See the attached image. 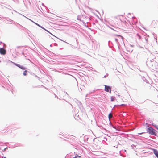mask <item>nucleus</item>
I'll list each match as a JSON object with an SVG mask.
<instances>
[{"label":"nucleus","instance_id":"nucleus-14","mask_svg":"<svg viewBox=\"0 0 158 158\" xmlns=\"http://www.w3.org/2000/svg\"><path fill=\"white\" fill-rule=\"evenodd\" d=\"M119 144V143L118 142V143H117V146Z\"/></svg>","mask_w":158,"mask_h":158},{"label":"nucleus","instance_id":"nucleus-2","mask_svg":"<svg viewBox=\"0 0 158 158\" xmlns=\"http://www.w3.org/2000/svg\"><path fill=\"white\" fill-rule=\"evenodd\" d=\"M105 90L107 92H111V87L105 85Z\"/></svg>","mask_w":158,"mask_h":158},{"label":"nucleus","instance_id":"nucleus-12","mask_svg":"<svg viewBox=\"0 0 158 158\" xmlns=\"http://www.w3.org/2000/svg\"><path fill=\"white\" fill-rule=\"evenodd\" d=\"M77 156V157H79V158L81 157V156H78V155H77V156Z\"/></svg>","mask_w":158,"mask_h":158},{"label":"nucleus","instance_id":"nucleus-11","mask_svg":"<svg viewBox=\"0 0 158 158\" xmlns=\"http://www.w3.org/2000/svg\"><path fill=\"white\" fill-rule=\"evenodd\" d=\"M155 127H156V128L158 130V125H155Z\"/></svg>","mask_w":158,"mask_h":158},{"label":"nucleus","instance_id":"nucleus-15","mask_svg":"<svg viewBox=\"0 0 158 158\" xmlns=\"http://www.w3.org/2000/svg\"><path fill=\"white\" fill-rule=\"evenodd\" d=\"M77 158V156H75V157H74L73 158Z\"/></svg>","mask_w":158,"mask_h":158},{"label":"nucleus","instance_id":"nucleus-6","mask_svg":"<svg viewBox=\"0 0 158 158\" xmlns=\"http://www.w3.org/2000/svg\"><path fill=\"white\" fill-rule=\"evenodd\" d=\"M100 149V147H99L97 149V150L95 148H93V150H92V151L94 152H98V151H97L98 150H99V149Z\"/></svg>","mask_w":158,"mask_h":158},{"label":"nucleus","instance_id":"nucleus-1","mask_svg":"<svg viewBox=\"0 0 158 158\" xmlns=\"http://www.w3.org/2000/svg\"><path fill=\"white\" fill-rule=\"evenodd\" d=\"M148 131L150 134L156 135V133L155 132V130L152 128L149 127L148 128Z\"/></svg>","mask_w":158,"mask_h":158},{"label":"nucleus","instance_id":"nucleus-9","mask_svg":"<svg viewBox=\"0 0 158 158\" xmlns=\"http://www.w3.org/2000/svg\"><path fill=\"white\" fill-rule=\"evenodd\" d=\"M27 70H25L23 73V74L24 76H26L27 75Z\"/></svg>","mask_w":158,"mask_h":158},{"label":"nucleus","instance_id":"nucleus-13","mask_svg":"<svg viewBox=\"0 0 158 158\" xmlns=\"http://www.w3.org/2000/svg\"><path fill=\"white\" fill-rule=\"evenodd\" d=\"M115 40L116 41H118V40L117 39H115Z\"/></svg>","mask_w":158,"mask_h":158},{"label":"nucleus","instance_id":"nucleus-7","mask_svg":"<svg viewBox=\"0 0 158 158\" xmlns=\"http://www.w3.org/2000/svg\"><path fill=\"white\" fill-rule=\"evenodd\" d=\"M112 114L111 113H110L109 114V115H108V118H109V119H111V118H112Z\"/></svg>","mask_w":158,"mask_h":158},{"label":"nucleus","instance_id":"nucleus-5","mask_svg":"<svg viewBox=\"0 0 158 158\" xmlns=\"http://www.w3.org/2000/svg\"><path fill=\"white\" fill-rule=\"evenodd\" d=\"M152 150L153 152L156 155V157L158 158V151L157 150L154 149H152Z\"/></svg>","mask_w":158,"mask_h":158},{"label":"nucleus","instance_id":"nucleus-4","mask_svg":"<svg viewBox=\"0 0 158 158\" xmlns=\"http://www.w3.org/2000/svg\"><path fill=\"white\" fill-rule=\"evenodd\" d=\"M13 63H14L15 65L18 66L19 68H20V69H22L23 70H25L26 69V68L25 67H23V66H21L18 64H16L15 63L13 62Z\"/></svg>","mask_w":158,"mask_h":158},{"label":"nucleus","instance_id":"nucleus-3","mask_svg":"<svg viewBox=\"0 0 158 158\" xmlns=\"http://www.w3.org/2000/svg\"><path fill=\"white\" fill-rule=\"evenodd\" d=\"M0 53L2 55H5L6 54V51L3 48H0Z\"/></svg>","mask_w":158,"mask_h":158},{"label":"nucleus","instance_id":"nucleus-16","mask_svg":"<svg viewBox=\"0 0 158 158\" xmlns=\"http://www.w3.org/2000/svg\"><path fill=\"white\" fill-rule=\"evenodd\" d=\"M124 105V104H122V105H121V106H123V105Z\"/></svg>","mask_w":158,"mask_h":158},{"label":"nucleus","instance_id":"nucleus-10","mask_svg":"<svg viewBox=\"0 0 158 158\" xmlns=\"http://www.w3.org/2000/svg\"><path fill=\"white\" fill-rule=\"evenodd\" d=\"M35 23V24H36V25H37V26H38L39 27H41L42 28V27L40 26L39 24H37V23Z\"/></svg>","mask_w":158,"mask_h":158},{"label":"nucleus","instance_id":"nucleus-8","mask_svg":"<svg viewBox=\"0 0 158 158\" xmlns=\"http://www.w3.org/2000/svg\"><path fill=\"white\" fill-rule=\"evenodd\" d=\"M111 101H114L115 99V98L113 96H111Z\"/></svg>","mask_w":158,"mask_h":158}]
</instances>
